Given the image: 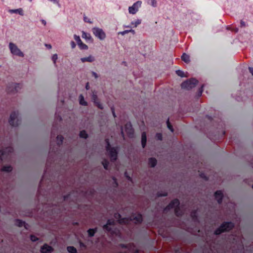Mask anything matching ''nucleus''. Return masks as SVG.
<instances>
[{"label": "nucleus", "mask_w": 253, "mask_h": 253, "mask_svg": "<svg viewBox=\"0 0 253 253\" xmlns=\"http://www.w3.org/2000/svg\"><path fill=\"white\" fill-rule=\"evenodd\" d=\"M114 217L117 220L119 226L122 224H127L130 221H132L135 223H140L142 221V216L140 213L133 214L129 218H122L121 214L116 212L114 214ZM103 228L112 235H119L121 234V227H117L116 222L112 219H108L107 223L103 226Z\"/></svg>", "instance_id": "f257e3e1"}, {"label": "nucleus", "mask_w": 253, "mask_h": 253, "mask_svg": "<svg viewBox=\"0 0 253 253\" xmlns=\"http://www.w3.org/2000/svg\"><path fill=\"white\" fill-rule=\"evenodd\" d=\"M179 201L175 199L172 200L164 209L165 211H168L171 209H174L175 215L180 216L182 214V211L179 207Z\"/></svg>", "instance_id": "f03ea898"}, {"label": "nucleus", "mask_w": 253, "mask_h": 253, "mask_svg": "<svg viewBox=\"0 0 253 253\" xmlns=\"http://www.w3.org/2000/svg\"><path fill=\"white\" fill-rule=\"evenodd\" d=\"M13 152V148L11 146H8L0 151V159L2 162L10 161Z\"/></svg>", "instance_id": "7ed1b4c3"}, {"label": "nucleus", "mask_w": 253, "mask_h": 253, "mask_svg": "<svg viewBox=\"0 0 253 253\" xmlns=\"http://www.w3.org/2000/svg\"><path fill=\"white\" fill-rule=\"evenodd\" d=\"M234 226V223L231 221L224 222L214 231V234L218 235L223 232L229 231Z\"/></svg>", "instance_id": "20e7f679"}, {"label": "nucleus", "mask_w": 253, "mask_h": 253, "mask_svg": "<svg viewBox=\"0 0 253 253\" xmlns=\"http://www.w3.org/2000/svg\"><path fill=\"white\" fill-rule=\"evenodd\" d=\"M105 141L106 143V149L108 154L110 157L111 160L112 162H115L117 159L118 157L117 148L116 147H112L108 139H106Z\"/></svg>", "instance_id": "39448f33"}, {"label": "nucleus", "mask_w": 253, "mask_h": 253, "mask_svg": "<svg viewBox=\"0 0 253 253\" xmlns=\"http://www.w3.org/2000/svg\"><path fill=\"white\" fill-rule=\"evenodd\" d=\"M119 248L121 253H139L134 245L132 243L128 244H120Z\"/></svg>", "instance_id": "423d86ee"}, {"label": "nucleus", "mask_w": 253, "mask_h": 253, "mask_svg": "<svg viewBox=\"0 0 253 253\" xmlns=\"http://www.w3.org/2000/svg\"><path fill=\"white\" fill-rule=\"evenodd\" d=\"M21 123V120L19 118L18 112L14 111L11 113L9 120V124L13 126H18Z\"/></svg>", "instance_id": "0eeeda50"}, {"label": "nucleus", "mask_w": 253, "mask_h": 253, "mask_svg": "<svg viewBox=\"0 0 253 253\" xmlns=\"http://www.w3.org/2000/svg\"><path fill=\"white\" fill-rule=\"evenodd\" d=\"M198 83L196 79L192 78L182 83L181 87L189 90L194 87Z\"/></svg>", "instance_id": "6e6552de"}, {"label": "nucleus", "mask_w": 253, "mask_h": 253, "mask_svg": "<svg viewBox=\"0 0 253 253\" xmlns=\"http://www.w3.org/2000/svg\"><path fill=\"white\" fill-rule=\"evenodd\" d=\"M9 48L11 53L12 54L21 57H24V53L20 50L19 48H18L15 44L12 42H10L9 44Z\"/></svg>", "instance_id": "1a4fd4ad"}, {"label": "nucleus", "mask_w": 253, "mask_h": 253, "mask_svg": "<svg viewBox=\"0 0 253 253\" xmlns=\"http://www.w3.org/2000/svg\"><path fill=\"white\" fill-rule=\"evenodd\" d=\"M22 85L20 84L12 83L7 86V91L9 93H15L18 92L21 88Z\"/></svg>", "instance_id": "9d476101"}, {"label": "nucleus", "mask_w": 253, "mask_h": 253, "mask_svg": "<svg viewBox=\"0 0 253 253\" xmlns=\"http://www.w3.org/2000/svg\"><path fill=\"white\" fill-rule=\"evenodd\" d=\"M94 36L100 40H103L106 38V34L102 29L94 27L92 29Z\"/></svg>", "instance_id": "9b49d317"}, {"label": "nucleus", "mask_w": 253, "mask_h": 253, "mask_svg": "<svg viewBox=\"0 0 253 253\" xmlns=\"http://www.w3.org/2000/svg\"><path fill=\"white\" fill-rule=\"evenodd\" d=\"M142 4L141 1H137L131 6L129 7L128 11L130 14H135L140 7Z\"/></svg>", "instance_id": "f8f14e48"}, {"label": "nucleus", "mask_w": 253, "mask_h": 253, "mask_svg": "<svg viewBox=\"0 0 253 253\" xmlns=\"http://www.w3.org/2000/svg\"><path fill=\"white\" fill-rule=\"evenodd\" d=\"M91 98H92V100L93 101V102H94L95 105L96 106H97L98 108H99L100 109H103V105L98 101V100L97 99V96L96 94L93 93L92 95Z\"/></svg>", "instance_id": "ddd939ff"}, {"label": "nucleus", "mask_w": 253, "mask_h": 253, "mask_svg": "<svg viewBox=\"0 0 253 253\" xmlns=\"http://www.w3.org/2000/svg\"><path fill=\"white\" fill-rule=\"evenodd\" d=\"M53 250V248L51 246L45 244L41 247V252L42 253H49L52 252Z\"/></svg>", "instance_id": "4468645a"}, {"label": "nucleus", "mask_w": 253, "mask_h": 253, "mask_svg": "<svg viewBox=\"0 0 253 253\" xmlns=\"http://www.w3.org/2000/svg\"><path fill=\"white\" fill-rule=\"evenodd\" d=\"M223 193L220 190L216 191L214 193V197L218 204H221L222 202Z\"/></svg>", "instance_id": "2eb2a0df"}, {"label": "nucleus", "mask_w": 253, "mask_h": 253, "mask_svg": "<svg viewBox=\"0 0 253 253\" xmlns=\"http://www.w3.org/2000/svg\"><path fill=\"white\" fill-rule=\"evenodd\" d=\"M125 130L129 136L131 137L133 134V129L130 123H127L125 126Z\"/></svg>", "instance_id": "dca6fc26"}, {"label": "nucleus", "mask_w": 253, "mask_h": 253, "mask_svg": "<svg viewBox=\"0 0 253 253\" xmlns=\"http://www.w3.org/2000/svg\"><path fill=\"white\" fill-rule=\"evenodd\" d=\"M81 60L83 63L85 62H92L95 61V57L93 56L90 55L88 57L81 58Z\"/></svg>", "instance_id": "f3484780"}, {"label": "nucleus", "mask_w": 253, "mask_h": 253, "mask_svg": "<svg viewBox=\"0 0 253 253\" xmlns=\"http://www.w3.org/2000/svg\"><path fill=\"white\" fill-rule=\"evenodd\" d=\"M147 141L146 134L145 132H143L141 134V145L143 148H145Z\"/></svg>", "instance_id": "a211bd4d"}, {"label": "nucleus", "mask_w": 253, "mask_h": 253, "mask_svg": "<svg viewBox=\"0 0 253 253\" xmlns=\"http://www.w3.org/2000/svg\"><path fill=\"white\" fill-rule=\"evenodd\" d=\"M9 12L10 13H17L19 14L20 15L23 16L24 15V12L22 8H19L18 9H10L9 10Z\"/></svg>", "instance_id": "6ab92c4d"}, {"label": "nucleus", "mask_w": 253, "mask_h": 253, "mask_svg": "<svg viewBox=\"0 0 253 253\" xmlns=\"http://www.w3.org/2000/svg\"><path fill=\"white\" fill-rule=\"evenodd\" d=\"M148 164L151 167L154 168L157 164V160L154 158H150L148 160Z\"/></svg>", "instance_id": "aec40b11"}, {"label": "nucleus", "mask_w": 253, "mask_h": 253, "mask_svg": "<svg viewBox=\"0 0 253 253\" xmlns=\"http://www.w3.org/2000/svg\"><path fill=\"white\" fill-rule=\"evenodd\" d=\"M82 37L83 39H85L86 41H90L92 40L90 34L84 31L82 32Z\"/></svg>", "instance_id": "412c9836"}, {"label": "nucleus", "mask_w": 253, "mask_h": 253, "mask_svg": "<svg viewBox=\"0 0 253 253\" xmlns=\"http://www.w3.org/2000/svg\"><path fill=\"white\" fill-rule=\"evenodd\" d=\"M79 102L81 105L87 106V103L85 101L84 96L82 94H80L79 96Z\"/></svg>", "instance_id": "4be33fe9"}, {"label": "nucleus", "mask_w": 253, "mask_h": 253, "mask_svg": "<svg viewBox=\"0 0 253 253\" xmlns=\"http://www.w3.org/2000/svg\"><path fill=\"white\" fill-rule=\"evenodd\" d=\"M63 139L64 138L62 135H57V136L56 137V139L58 147H60L62 145Z\"/></svg>", "instance_id": "5701e85b"}, {"label": "nucleus", "mask_w": 253, "mask_h": 253, "mask_svg": "<svg viewBox=\"0 0 253 253\" xmlns=\"http://www.w3.org/2000/svg\"><path fill=\"white\" fill-rule=\"evenodd\" d=\"M97 231V228L92 229L90 228L87 230V233L89 237H93L95 233Z\"/></svg>", "instance_id": "b1692460"}, {"label": "nucleus", "mask_w": 253, "mask_h": 253, "mask_svg": "<svg viewBox=\"0 0 253 253\" xmlns=\"http://www.w3.org/2000/svg\"><path fill=\"white\" fill-rule=\"evenodd\" d=\"M182 60L185 63H189L190 62V57L186 53H183L181 56Z\"/></svg>", "instance_id": "393cba45"}, {"label": "nucleus", "mask_w": 253, "mask_h": 253, "mask_svg": "<svg viewBox=\"0 0 253 253\" xmlns=\"http://www.w3.org/2000/svg\"><path fill=\"white\" fill-rule=\"evenodd\" d=\"M146 1L148 4L154 7H156L157 5V1L156 0H146Z\"/></svg>", "instance_id": "a878e982"}, {"label": "nucleus", "mask_w": 253, "mask_h": 253, "mask_svg": "<svg viewBox=\"0 0 253 253\" xmlns=\"http://www.w3.org/2000/svg\"><path fill=\"white\" fill-rule=\"evenodd\" d=\"M12 169V168L10 166H3L1 169L2 171L7 172L11 171Z\"/></svg>", "instance_id": "bb28decb"}, {"label": "nucleus", "mask_w": 253, "mask_h": 253, "mask_svg": "<svg viewBox=\"0 0 253 253\" xmlns=\"http://www.w3.org/2000/svg\"><path fill=\"white\" fill-rule=\"evenodd\" d=\"M16 224L19 227H22L25 226V222L20 219H17L16 220Z\"/></svg>", "instance_id": "cd10ccee"}, {"label": "nucleus", "mask_w": 253, "mask_h": 253, "mask_svg": "<svg viewBox=\"0 0 253 253\" xmlns=\"http://www.w3.org/2000/svg\"><path fill=\"white\" fill-rule=\"evenodd\" d=\"M67 251L70 253H76L77 250L73 246H69L67 247Z\"/></svg>", "instance_id": "c85d7f7f"}, {"label": "nucleus", "mask_w": 253, "mask_h": 253, "mask_svg": "<svg viewBox=\"0 0 253 253\" xmlns=\"http://www.w3.org/2000/svg\"><path fill=\"white\" fill-rule=\"evenodd\" d=\"M141 22V20L137 19L135 21H132L131 22V25L133 26V27H136L138 25H139Z\"/></svg>", "instance_id": "c756f323"}, {"label": "nucleus", "mask_w": 253, "mask_h": 253, "mask_svg": "<svg viewBox=\"0 0 253 253\" xmlns=\"http://www.w3.org/2000/svg\"><path fill=\"white\" fill-rule=\"evenodd\" d=\"M80 136L83 138H86L88 135L85 130H82L80 132Z\"/></svg>", "instance_id": "7c9ffc66"}, {"label": "nucleus", "mask_w": 253, "mask_h": 253, "mask_svg": "<svg viewBox=\"0 0 253 253\" xmlns=\"http://www.w3.org/2000/svg\"><path fill=\"white\" fill-rule=\"evenodd\" d=\"M102 163L104 168L106 170L108 169V166L109 164L108 161L105 159L102 161Z\"/></svg>", "instance_id": "2f4dec72"}, {"label": "nucleus", "mask_w": 253, "mask_h": 253, "mask_svg": "<svg viewBox=\"0 0 253 253\" xmlns=\"http://www.w3.org/2000/svg\"><path fill=\"white\" fill-rule=\"evenodd\" d=\"M167 126L168 127V128L171 131V132H173V127H172V126L171 125L169 121V119H168L167 121Z\"/></svg>", "instance_id": "473e14b6"}, {"label": "nucleus", "mask_w": 253, "mask_h": 253, "mask_svg": "<svg viewBox=\"0 0 253 253\" xmlns=\"http://www.w3.org/2000/svg\"><path fill=\"white\" fill-rule=\"evenodd\" d=\"M176 73L179 77H184V73L181 70H178L176 71Z\"/></svg>", "instance_id": "72a5a7b5"}, {"label": "nucleus", "mask_w": 253, "mask_h": 253, "mask_svg": "<svg viewBox=\"0 0 253 253\" xmlns=\"http://www.w3.org/2000/svg\"><path fill=\"white\" fill-rule=\"evenodd\" d=\"M79 47L81 49H87L88 46L85 44L83 42L81 44L79 45Z\"/></svg>", "instance_id": "f704fd0d"}, {"label": "nucleus", "mask_w": 253, "mask_h": 253, "mask_svg": "<svg viewBox=\"0 0 253 253\" xmlns=\"http://www.w3.org/2000/svg\"><path fill=\"white\" fill-rule=\"evenodd\" d=\"M203 91V85H202L199 89L198 92L197 94V97H200L201 96Z\"/></svg>", "instance_id": "c9c22d12"}, {"label": "nucleus", "mask_w": 253, "mask_h": 253, "mask_svg": "<svg viewBox=\"0 0 253 253\" xmlns=\"http://www.w3.org/2000/svg\"><path fill=\"white\" fill-rule=\"evenodd\" d=\"M48 1H52L54 4H56L58 7H61V4H60L59 0H48Z\"/></svg>", "instance_id": "e433bc0d"}, {"label": "nucleus", "mask_w": 253, "mask_h": 253, "mask_svg": "<svg viewBox=\"0 0 253 253\" xmlns=\"http://www.w3.org/2000/svg\"><path fill=\"white\" fill-rule=\"evenodd\" d=\"M52 60L53 61L54 64L55 65L56 61L58 58V56L57 54H54L52 56Z\"/></svg>", "instance_id": "4c0bfd02"}, {"label": "nucleus", "mask_w": 253, "mask_h": 253, "mask_svg": "<svg viewBox=\"0 0 253 253\" xmlns=\"http://www.w3.org/2000/svg\"><path fill=\"white\" fill-rule=\"evenodd\" d=\"M45 176V172H44L43 175L42 176V179L41 180L40 183V187L41 188L42 186V185L44 182V178Z\"/></svg>", "instance_id": "58836bf2"}, {"label": "nucleus", "mask_w": 253, "mask_h": 253, "mask_svg": "<svg viewBox=\"0 0 253 253\" xmlns=\"http://www.w3.org/2000/svg\"><path fill=\"white\" fill-rule=\"evenodd\" d=\"M157 139L159 140H162L163 138L162 134L160 133H157L156 134Z\"/></svg>", "instance_id": "ea45409f"}, {"label": "nucleus", "mask_w": 253, "mask_h": 253, "mask_svg": "<svg viewBox=\"0 0 253 253\" xmlns=\"http://www.w3.org/2000/svg\"><path fill=\"white\" fill-rule=\"evenodd\" d=\"M30 239L33 242H36L39 240V238L35 235H31Z\"/></svg>", "instance_id": "a19ab883"}, {"label": "nucleus", "mask_w": 253, "mask_h": 253, "mask_svg": "<svg viewBox=\"0 0 253 253\" xmlns=\"http://www.w3.org/2000/svg\"><path fill=\"white\" fill-rule=\"evenodd\" d=\"M74 40L76 41L77 42H81V39L80 36H77L76 35H74Z\"/></svg>", "instance_id": "79ce46f5"}, {"label": "nucleus", "mask_w": 253, "mask_h": 253, "mask_svg": "<svg viewBox=\"0 0 253 253\" xmlns=\"http://www.w3.org/2000/svg\"><path fill=\"white\" fill-rule=\"evenodd\" d=\"M127 33H128V30H125V31H122V32H119L118 33V34L119 35H122L124 36V35H126V34H127Z\"/></svg>", "instance_id": "37998d69"}, {"label": "nucleus", "mask_w": 253, "mask_h": 253, "mask_svg": "<svg viewBox=\"0 0 253 253\" xmlns=\"http://www.w3.org/2000/svg\"><path fill=\"white\" fill-rule=\"evenodd\" d=\"M191 216L194 219H196L197 218V213L196 211H193L191 214Z\"/></svg>", "instance_id": "c03bdc74"}, {"label": "nucleus", "mask_w": 253, "mask_h": 253, "mask_svg": "<svg viewBox=\"0 0 253 253\" xmlns=\"http://www.w3.org/2000/svg\"><path fill=\"white\" fill-rule=\"evenodd\" d=\"M55 118H56V121L58 120L59 121H60L62 120L61 117L60 116L58 115L57 112L55 114Z\"/></svg>", "instance_id": "a18cd8bd"}, {"label": "nucleus", "mask_w": 253, "mask_h": 253, "mask_svg": "<svg viewBox=\"0 0 253 253\" xmlns=\"http://www.w3.org/2000/svg\"><path fill=\"white\" fill-rule=\"evenodd\" d=\"M71 46L72 48H74L76 47V44L74 41L71 42Z\"/></svg>", "instance_id": "49530a36"}, {"label": "nucleus", "mask_w": 253, "mask_h": 253, "mask_svg": "<svg viewBox=\"0 0 253 253\" xmlns=\"http://www.w3.org/2000/svg\"><path fill=\"white\" fill-rule=\"evenodd\" d=\"M240 25L241 27H244L246 26V23L242 20H241L240 22Z\"/></svg>", "instance_id": "de8ad7c7"}, {"label": "nucleus", "mask_w": 253, "mask_h": 253, "mask_svg": "<svg viewBox=\"0 0 253 253\" xmlns=\"http://www.w3.org/2000/svg\"><path fill=\"white\" fill-rule=\"evenodd\" d=\"M92 75L96 79L98 77V76L97 74V73L94 72H92Z\"/></svg>", "instance_id": "09e8293b"}, {"label": "nucleus", "mask_w": 253, "mask_h": 253, "mask_svg": "<svg viewBox=\"0 0 253 253\" xmlns=\"http://www.w3.org/2000/svg\"><path fill=\"white\" fill-rule=\"evenodd\" d=\"M249 70L250 72L253 76V67H249Z\"/></svg>", "instance_id": "8fccbe9b"}, {"label": "nucleus", "mask_w": 253, "mask_h": 253, "mask_svg": "<svg viewBox=\"0 0 253 253\" xmlns=\"http://www.w3.org/2000/svg\"><path fill=\"white\" fill-rule=\"evenodd\" d=\"M45 46L48 49H51L52 46L50 44H45Z\"/></svg>", "instance_id": "3c124183"}, {"label": "nucleus", "mask_w": 253, "mask_h": 253, "mask_svg": "<svg viewBox=\"0 0 253 253\" xmlns=\"http://www.w3.org/2000/svg\"><path fill=\"white\" fill-rule=\"evenodd\" d=\"M41 22L42 23V24L43 25H44V26H45V25H46V21H45V20H44V19H42V20H41Z\"/></svg>", "instance_id": "603ef678"}, {"label": "nucleus", "mask_w": 253, "mask_h": 253, "mask_svg": "<svg viewBox=\"0 0 253 253\" xmlns=\"http://www.w3.org/2000/svg\"><path fill=\"white\" fill-rule=\"evenodd\" d=\"M54 126L53 127L52 130V131H51V137H54L55 136V134H54Z\"/></svg>", "instance_id": "864d4df0"}, {"label": "nucleus", "mask_w": 253, "mask_h": 253, "mask_svg": "<svg viewBox=\"0 0 253 253\" xmlns=\"http://www.w3.org/2000/svg\"><path fill=\"white\" fill-rule=\"evenodd\" d=\"M132 33L133 34H135V31L134 30H132V29H130V30H128V33Z\"/></svg>", "instance_id": "5fc2aeb1"}, {"label": "nucleus", "mask_w": 253, "mask_h": 253, "mask_svg": "<svg viewBox=\"0 0 253 253\" xmlns=\"http://www.w3.org/2000/svg\"><path fill=\"white\" fill-rule=\"evenodd\" d=\"M232 30L233 31H234V32H236H236H237L238 31V28H234V29H232Z\"/></svg>", "instance_id": "6e6d98bb"}, {"label": "nucleus", "mask_w": 253, "mask_h": 253, "mask_svg": "<svg viewBox=\"0 0 253 253\" xmlns=\"http://www.w3.org/2000/svg\"><path fill=\"white\" fill-rule=\"evenodd\" d=\"M111 110H112V113H113V115L114 116V117H116V115H115V112H114V109L113 108H111Z\"/></svg>", "instance_id": "4d7b16f0"}, {"label": "nucleus", "mask_w": 253, "mask_h": 253, "mask_svg": "<svg viewBox=\"0 0 253 253\" xmlns=\"http://www.w3.org/2000/svg\"><path fill=\"white\" fill-rule=\"evenodd\" d=\"M85 88L87 90L89 89V84L88 83H87L86 84Z\"/></svg>", "instance_id": "13d9d810"}, {"label": "nucleus", "mask_w": 253, "mask_h": 253, "mask_svg": "<svg viewBox=\"0 0 253 253\" xmlns=\"http://www.w3.org/2000/svg\"><path fill=\"white\" fill-rule=\"evenodd\" d=\"M200 175H201V176L202 177H203V178H205V179H207V178H206V177L204 176V174L203 173H201Z\"/></svg>", "instance_id": "bf43d9fd"}, {"label": "nucleus", "mask_w": 253, "mask_h": 253, "mask_svg": "<svg viewBox=\"0 0 253 253\" xmlns=\"http://www.w3.org/2000/svg\"><path fill=\"white\" fill-rule=\"evenodd\" d=\"M167 195V194L166 193V194H163V195L160 194L159 196H166Z\"/></svg>", "instance_id": "052dcab7"}, {"label": "nucleus", "mask_w": 253, "mask_h": 253, "mask_svg": "<svg viewBox=\"0 0 253 253\" xmlns=\"http://www.w3.org/2000/svg\"><path fill=\"white\" fill-rule=\"evenodd\" d=\"M82 43H83V42H82V41L81 40V42H77V44L78 45V46L81 44Z\"/></svg>", "instance_id": "680f3d73"}, {"label": "nucleus", "mask_w": 253, "mask_h": 253, "mask_svg": "<svg viewBox=\"0 0 253 253\" xmlns=\"http://www.w3.org/2000/svg\"><path fill=\"white\" fill-rule=\"evenodd\" d=\"M225 131H222L221 136H223V135H225Z\"/></svg>", "instance_id": "e2e57ef3"}, {"label": "nucleus", "mask_w": 253, "mask_h": 253, "mask_svg": "<svg viewBox=\"0 0 253 253\" xmlns=\"http://www.w3.org/2000/svg\"><path fill=\"white\" fill-rule=\"evenodd\" d=\"M126 28H130L131 27V26H129V25H127V26H124Z\"/></svg>", "instance_id": "0e129e2a"}, {"label": "nucleus", "mask_w": 253, "mask_h": 253, "mask_svg": "<svg viewBox=\"0 0 253 253\" xmlns=\"http://www.w3.org/2000/svg\"><path fill=\"white\" fill-rule=\"evenodd\" d=\"M67 199V196H65L64 197V200H66Z\"/></svg>", "instance_id": "69168bd1"}, {"label": "nucleus", "mask_w": 253, "mask_h": 253, "mask_svg": "<svg viewBox=\"0 0 253 253\" xmlns=\"http://www.w3.org/2000/svg\"><path fill=\"white\" fill-rule=\"evenodd\" d=\"M114 181H115V183L116 184V186H117L118 184L117 183L116 180L115 179H114Z\"/></svg>", "instance_id": "338daca9"}, {"label": "nucleus", "mask_w": 253, "mask_h": 253, "mask_svg": "<svg viewBox=\"0 0 253 253\" xmlns=\"http://www.w3.org/2000/svg\"><path fill=\"white\" fill-rule=\"evenodd\" d=\"M80 245H81V246H84V244H83V243H80Z\"/></svg>", "instance_id": "774afa93"}]
</instances>
